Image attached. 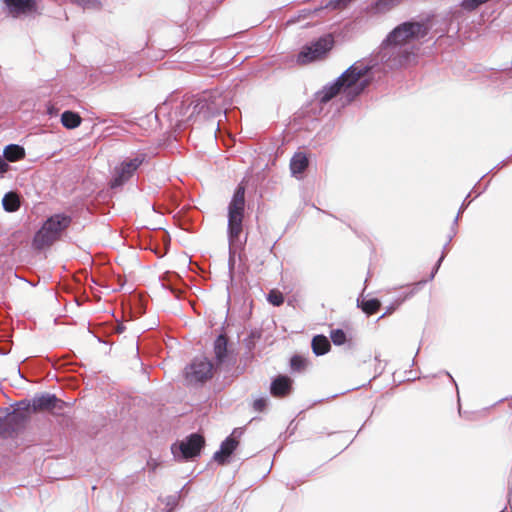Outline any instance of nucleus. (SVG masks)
<instances>
[{
	"instance_id": "nucleus-21",
	"label": "nucleus",
	"mask_w": 512,
	"mask_h": 512,
	"mask_svg": "<svg viewBox=\"0 0 512 512\" xmlns=\"http://www.w3.org/2000/svg\"><path fill=\"white\" fill-rule=\"evenodd\" d=\"M25 155V149L22 145L11 143L4 147L2 156L8 163L22 160Z\"/></svg>"
},
{
	"instance_id": "nucleus-2",
	"label": "nucleus",
	"mask_w": 512,
	"mask_h": 512,
	"mask_svg": "<svg viewBox=\"0 0 512 512\" xmlns=\"http://www.w3.org/2000/svg\"><path fill=\"white\" fill-rule=\"evenodd\" d=\"M224 114L226 108L219 92L205 91L198 97L186 96L181 101L172 93L155 108V117L167 116L170 126L181 134L193 119H214Z\"/></svg>"
},
{
	"instance_id": "nucleus-3",
	"label": "nucleus",
	"mask_w": 512,
	"mask_h": 512,
	"mask_svg": "<svg viewBox=\"0 0 512 512\" xmlns=\"http://www.w3.org/2000/svg\"><path fill=\"white\" fill-rule=\"evenodd\" d=\"M245 192V185L243 183H239L234 189L233 195L227 206V236L230 245V255L228 261L229 270H231L235 265V258L234 253L232 252V247L242 248L247 241V236H245L244 241L241 240L246 206Z\"/></svg>"
},
{
	"instance_id": "nucleus-52",
	"label": "nucleus",
	"mask_w": 512,
	"mask_h": 512,
	"mask_svg": "<svg viewBox=\"0 0 512 512\" xmlns=\"http://www.w3.org/2000/svg\"><path fill=\"white\" fill-rule=\"evenodd\" d=\"M18 373H19L20 377L24 378L22 373H21L20 367H18Z\"/></svg>"
},
{
	"instance_id": "nucleus-12",
	"label": "nucleus",
	"mask_w": 512,
	"mask_h": 512,
	"mask_svg": "<svg viewBox=\"0 0 512 512\" xmlns=\"http://www.w3.org/2000/svg\"><path fill=\"white\" fill-rule=\"evenodd\" d=\"M8 13L14 17L40 15L38 0H3Z\"/></svg>"
},
{
	"instance_id": "nucleus-8",
	"label": "nucleus",
	"mask_w": 512,
	"mask_h": 512,
	"mask_svg": "<svg viewBox=\"0 0 512 512\" xmlns=\"http://www.w3.org/2000/svg\"><path fill=\"white\" fill-rule=\"evenodd\" d=\"M205 444L204 436L200 432H193L173 443L171 453L177 461L195 460L201 456Z\"/></svg>"
},
{
	"instance_id": "nucleus-31",
	"label": "nucleus",
	"mask_w": 512,
	"mask_h": 512,
	"mask_svg": "<svg viewBox=\"0 0 512 512\" xmlns=\"http://www.w3.org/2000/svg\"><path fill=\"white\" fill-rule=\"evenodd\" d=\"M349 5V2L347 0H329L325 6H323V9H329V10H338L345 8Z\"/></svg>"
},
{
	"instance_id": "nucleus-10",
	"label": "nucleus",
	"mask_w": 512,
	"mask_h": 512,
	"mask_svg": "<svg viewBox=\"0 0 512 512\" xmlns=\"http://www.w3.org/2000/svg\"><path fill=\"white\" fill-rule=\"evenodd\" d=\"M213 363L206 357H195L184 369L188 384L202 386L213 377Z\"/></svg>"
},
{
	"instance_id": "nucleus-14",
	"label": "nucleus",
	"mask_w": 512,
	"mask_h": 512,
	"mask_svg": "<svg viewBox=\"0 0 512 512\" xmlns=\"http://www.w3.org/2000/svg\"><path fill=\"white\" fill-rule=\"evenodd\" d=\"M239 444L240 441L233 440V437H226L221 442L219 450L213 454V460L222 466L231 463Z\"/></svg>"
},
{
	"instance_id": "nucleus-39",
	"label": "nucleus",
	"mask_w": 512,
	"mask_h": 512,
	"mask_svg": "<svg viewBox=\"0 0 512 512\" xmlns=\"http://www.w3.org/2000/svg\"><path fill=\"white\" fill-rule=\"evenodd\" d=\"M124 330H125V326L120 322L115 323L112 327L113 333H115L117 335L123 333Z\"/></svg>"
},
{
	"instance_id": "nucleus-11",
	"label": "nucleus",
	"mask_w": 512,
	"mask_h": 512,
	"mask_svg": "<svg viewBox=\"0 0 512 512\" xmlns=\"http://www.w3.org/2000/svg\"><path fill=\"white\" fill-rule=\"evenodd\" d=\"M214 359L216 368H220L224 365H230L235 362L233 357V350L227 336L223 333L217 335L213 344Z\"/></svg>"
},
{
	"instance_id": "nucleus-43",
	"label": "nucleus",
	"mask_w": 512,
	"mask_h": 512,
	"mask_svg": "<svg viewBox=\"0 0 512 512\" xmlns=\"http://www.w3.org/2000/svg\"><path fill=\"white\" fill-rule=\"evenodd\" d=\"M488 185H489V181H488V182L483 186V188H482V189H480V190L477 192L476 197H478L479 195H481V194H482V193L487 189Z\"/></svg>"
},
{
	"instance_id": "nucleus-28",
	"label": "nucleus",
	"mask_w": 512,
	"mask_h": 512,
	"mask_svg": "<svg viewBox=\"0 0 512 512\" xmlns=\"http://www.w3.org/2000/svg\"><path fill=\"white\" fill-rule=\"evenodd\" d=\"M262 332L258 329H253L249 332L247 337L244 338L243 343L248 351L255 348L256 342L261 338Z\"/></svg>"
},
{
	"instance_id": "nucleus-19",
	"label": "nucleus",
	"mask_w": 512,
	"mask_h": 512,
	"mask_svg": "<svg viewBox=\"0 0 512 512\" xmlns=\"http://www.w3.org/2000/svg\"><path fill=\"white\" fill-rule=\"evenodd\" d=\"M185 46L187 47V49L195 48L193 56L196 61L205 62L208 59L212 58L213 50L211 49L210 45L206 42L191 44L187 43Z\"/></svg>"
},
{
	"instance_id": "nucleus-1",
	"label": "nucleus",
	"mask_w": 512,
	"mask_h": 512,
	"mask_svg": "<svg viewBox=\"0 0 512 512\" xmlns=\"http://www.w3.org/2000/svg\"><path fill=\"white\" fill-rule=\"evenodd\" d=\"M430 30L429 18L420 21L410 19L398 24L387 34L378 52L350 65L337 78L316 92L315 99L324 105L342 92V106L351 104L367 90L378 73L415 65L419 46L414 42L426 37Z\"/></svg>"
},
{
	"instance_id": "nucleus-25",
	"label": "nucleus",
	"mask_w": 512,
	"mask_h": 512,
	"mask_svg": "<svg viewBox=\"0 0 512 512\" xmlns=\"http://www.w3.org/2000/svg\"><path fill=\"white\" fill-rule=\"evenodd\" d=\"M2 206L6 212H16L20 208L19 198L12 191L7 192L2 198Z\"/></svg>"
},
{
	"instance_id": "nucleus-6",
	"label": "nucleus",
	"mask_w": 512,
	"mask_h": 512,
	"mask_svg": "<svg viewBox=\"0 0 512 512\" xmlns=\"http://www.w3.org/2000/svg\"><path fill=\"white\" fill-rule=\"evenodd\" d=\"M10 409H0V438H13L23 433L31 421L28 404L22 399L14 402Z\"/></svg>"
},
{
	"instance_id": "nucleus-23",
	"label": "nucleus",
	"mask_w": 512,
	"mask_h": 512,
	"mask_svg": "<svg viewBox=\"0 0 512 512\" xmlns=\"http://www.w3.org/2000/svg\"><path fill=\"white\" fill-rule=\"evenodd\" d=\"M471 193H469L466 198L463 200L462 204L459 207L458 213L456 217L454 218L451 227H450V234L448 235V239L446 243L443 245L444 250L449 249V245L453 239V237L457 234V226L460 219L461 214L464 212V210L469 206L470 201H468V198L470 197Z\"/></svg>"
},
{
	"instance_id": "nucleus-36",
	"label": "nucleus",
	"mask_w": 512,
	"mask_h": 512,
	"mask_svg": "<svg viewBox=\"0 0 512 512\" xmlns=\"http://www.w3.org/2000/svg\"><path fill=\"white\" fill-rule=\"evenodd\" d=\"M434 277H435L434 273H430L428 278L422 279V280L418 281L417 283H415L414 287L412 289H416V293H417L424 285H426L429 281H432L434 279Z\"/></svg>"
},
{
	"instance_id": "nucleus-22",
	"label": "nucleus",
	"mask_w": 512,
	"mask_h": 512,
	"mask_svg": "<svg viewBox=\"0 0 512 512\" xmlns=\"http://www.w3.org/2000/svg\"><path fill=\"white\" fill-rule=\"evenodd\" d=\"M60 122L66 129L72 130L81 125L82 118L80 114L73 110H65L60 115Z\"/></svg>"
},
{
	"instance_id": "nucleus-13",
	"label": "nucleus",
	"mask_w": 512,
	"mask_h": 512,
	"mask_svg": "<svg viewBox=\"0 0 512 512\" xmlns=\"http://www.w3.org/2000/svg\"><path fill=\"white\" fill-rule=\"evenodd\" d=\"M293 379L287 374H278L272 378L269 391L275 398H283L293 392Z\"/></svg>"
},
{
	"instance_id": "nucleus-47",
	"label": "nucleus",
	"mask_w": 512,
	"mask_h": 512,
	"mask_svg": "<svg viewBox=\"0 0 512 512\" xmlns=\"http://www.w3.org/2000/svg\"><path fill=\"white\" fill-rule=\"evenodd\" d=\"M211 129L213 130L214 134L216 135V133L219 129V122L217 123L216 127L212 126Z\"/></svg>"
},
{
	"instance_id": "nucleus-33",
	"label": "nucleus",
	"mask_w": 512,
	"mask_h": 512,
	"mask_svg": "<svg viewBox=\"0 0 512 512\" xmlns=\"http://www.w3.org/2000/svg\"><path fill=\"white\" fill-rule=\"evenodd\" d=\"M77 3L84 9L99 8L101 6V3L99 0H77Z\"/></svg>"
},
{
	"instance_id": "nucleus-27",
	"label": "nucleus",
	"mask_w": 512,
	"mask_h": 512,
	"mask_svg": "<svg viewBox=\"0 0 512 512\" xmlns=\"http://www.w3.org/2000/svg\"><path fill=\"white\" fill-rule=\"evenodd\" d=\"M307 359L299 354H295L290 358V369L293 372H301L307 367Z\"/></svg>"
},
{
	"instance_id": "nucleus-17",
	"label": "nucleus",
	"mask_w": 512,
	"mask_h": 512,
	"mask_svg": "<svg viewBox=\"0 0 512 512\" xmlns=\"http://www.w3.org/2000/svg\"><path fill=\"white\" fill-rule=\"evenodd\" d=\"M402 0H375L366 10L371 15L384 14L401 3Z\"/></svg>"
},
{
	"instance_id": "nucleus-35",
	"label": "nucleus",
	"mask_w": 512,
	"mask_h": 512,
	"mask_svg": "<svg viewBox=\"0 0 512 512\" xmlns=\"http://www.w3.org/2000/svg\"><path fill=\"white\" fill-rule=\"evenodd\" d=\"M447 251L448 250H444V247L442 248V251H441V255L440 257L438 258V260L436 261V263L434 264L432 270H431V273H434V275L437 274L439 268L441 267V264L442 262L444 261L446 255H447Z\"/></svg>"
},
{
	"instance_id": "nucleus-55",
	"label": "nucleus",
	"mask_w": 512,
	"mask_h": 512,
	"mask_svg": "<svg viewBox=\"0 0 512 512\" xmlns=\"http://www.w3.org/2000/svg\"><path fill=\"white\" fill-rule=\"evenodd\" d=\"M508 159H512V154L510 156H508Z\"/></svg>"
},
{
	"instance_id": "nucleus-51",
	"label": "nucleus",
	"mask_w": 512,
	"mask_h": 512,
	"mask_svg": "<svg viewBox=\"0 0 512 512\" xmlns=\"http://www.w3.org/2000/svg\"><path fill=\"white\" fill-rule=\"evenodd\" d=\"M487 174H489V173L487 172L485 175H483V176L481 177V179H480L479 181H477V184H480V181H481V180H482V179H483Z\"/></svg>"
},
{
	"instance_id": "nucleus-26",
	"label": "nucleus",
	"mask_w": 512,
	"mask_h": 512,
	"mask_svg": "<svg viewBox=\"0 0 512 512\" xmlns=\"http://www.w3.org/2000/svg\"><path fill=\"white\" fill-rule=\"evenodd\" d=\"M323 10V6L316 7L314 9H302L299 11L297 16H293L288 20V24H295L299 22L301 19H306L311 17L312 15H316Z\"/></svg>"
},
{
	"instance_id": "nucleus-38",
	"label": "nucleus",
	"mask_w": 512,
	"mask_h": 512,
	"mask_svg": "<svg viewBox=\"0 0 512 512\" xmlns=\"http://www.w3.org/2000/svg\"><path fill=\"white\" fill-rule=\"evenodd\" d=\"M243 433H244V428L237 427V428L233 429L232 433L228 437H233V440L240 441L239 439L241 438Z\"/></svg>"
},
{
	"instance_id": "nucleus-32",
	"label": "nucleus",
	"mask_w": 512,
	"mask_h": 512,
	"mask_svg": "<svg viewBox=\"0 0 512 512\" xmlns=\"http://www.w3.org/2000/svg\"><path fill=\"white\" fill-rule=\"evenodd\" d=\"M179 495H168L164 498L165 512H173L178 505Z\"/></svg>"
},
{
	"instance_id": "nucleus-42",
	"label": "nucleus",
	"mask_w": 512,
	"mask_h": 512,
	"mask_svg": "<svg viewBox=\"0 0 512 512\" xmlns=\"http://www.w3.org/2000/svg\"><path fill=\"white\" fill-rule=\"evenodd\" d=\"M147 465L151 467V470H152V471H155V469H156V467H157V463H156L153 459L149 460V461L147 462Z\"/></svg>"
},
{
	"instance_id": "nucleus-29",
	"label": "nucleus",
	"mask_w": 512,
	"mask_h": 512,
	"mask_svg": "<svg viewBox=\"0 0 512 512\" xmlns=\"http://www.w3.org/2000/svg\"><path fill=\"white\" fill-rule=\"evenodd\" d=\"M268 303L275 307H279L284 303V295L277 289H272L268 292L266 297Z\"/></svg>"
},
{
	"instance_id": "nucleus-49",
	"label": "nucleus",
	"mask_w": 512,
	"mask_h": 512,
	"mask_svg": "<svg viewBox=\"0 0 512 512\" xmlns=\"http://www.w3.org/2000/svg\"><path fill=\"white\" fill-rule=\"evenodd\" d=\"M324 400H325V399H319V400H316V401H314V403H313V404L322 403Z\"/></svg>"
},
{
	"instance_id": "nucleus-53",
	"label": "nucleus",
	"mask_w": 512,
	"mask_h": 512,
	"mask_svg": "<svg viewBox=\"0 0 512 512\" xmlns=\"http://www.w3.org/2000/svg\"><path fill=\"white\" fill-rule=\"evenodd\" d=\"M382 372H383V369H381V370L378 372V374L374 376V378H375V377H377L378 375H381V374H382Z\"/></svg>"
},
{
	"instance_id": "nucleus-30",
	"label": "nucleus",
	"mask_w": 512,
	"mask_h": 512,
	"mask_svg": "<svg viewBox=\"0 0 512 512\" xmlns=\"http://www.w3.org/2000/svg\"><path fill=\"white\" fill-rule=\"evenodd\" d=\"M269 404V398L267 396H260L253 401L252 407L256 412H264Z\"/></svg>"
},
{
	"instance_id": "nucleus-9",
	"label": "nucleus",
	"mask_w": 512,
	"mask_h": 512,
	"mask_svg": "<svg viewBox=\"0 0 512 512\" xmlns=\"http://www.w3.org/2000/svg\"><path fill=\"white\" fill-rule=\"evenodd\" d=\"M334 43L333 37L329 34L311 41L297 53V64L306 65L324 59L332 50Z\"/></svg>"
},
{
	"instance_id": "nucleus-40",
	"label": "nucleus",
	"mask_w": 512,
	"mask_h": 512,
	"mask_svg": "<svg viewBox=\"0 0 512 512\" xmlns=\"http://www.w3.org/2000/svg\"><path fill=\"white\" fill-rule=\"evenodd\" d=\"M9 165L5 161L2 155H0V174H4L8 171Z\"/></svg>"
},
{
	"instance_id": "nucleus-20",
	"label": "nucleus",
	"mask_w": 512,
	"mask_h": 512,
	"mask_svg": "<svg viewBox=\"0 0 512 512\" xmlns=\"http://www.w3.org/2000/svg\"><path fill=\"white\" fill-rule=\"evenodd\" d=\"M312 352L316 356H323L331 349V343L328 337L323 334L314 335L311 340Z\"/></svg>"
},
{
	"instance_id": "nucleus-50",
	"label": "nucleus",
	"mask_w": 512,
	"mask_h": 512,
	"mask_svg": "<svg viewBox=\"0 0 512 512\" xmlns=\"http://www.w3.org/2000/svg\"><path fill=\"white\" fill-rule=\"evenodd\" d=\"M374 359H375L376 361H380V355H379V354H376V355H375V357H374Z\"/></svg>"
},
{
	"instance_id": "nucleus-45",
	"label": "nucleus",
	"mask_w": 512,
	"mask_h": 512,
	"mask_svg": "<svg viewBox=\"0 0 512 512\" xmlns=\"http://www.w3.org/2000/svg\"><path fill=\"white\" fill-rule=\"evenodd\" d=\"M94 336L97 337L98 341L101 342V343H105V344L109 343L107 340H105V339H103V338H101V337H99V336H97L95 334H94Z\"/></svg>"
},
{
	"instance_id": "nucleus-5",
	"label": "nucleus",
	"mask_w": 512,
	"mask_h": 512,
	"mask_svg": "<svg viewBox=\"0 0 512 512\" xmlns=\"http://www.w3.org/2000/svg\"><path fill=\"white\" fill-rule=\"evenodd\" d=\"M23 400L28 404L31 414L47 412L54 417H59L60 424L63 426L68 427L72 424V403L58 398L54 393H35L32 398Z\"/></svg>"
},
{
	"instance_id": "nucleus-46",
	"label": "nucleus",
	"mask_w": 512,
	"mask_h": 512,
	"mask_svg": "<svg viewBox=\"0 0 512 512\" xmlns=\"http://www.w3.org/2000/svg\"><path fill=\"white\" fill-rule=\"evenodd\" d=\"M345 392H341V393H336V394H333L331 396H328L326 399H333V398H336L337 396L341 395V394H344Z\"/></svg>"
},
{
	"instance_id": "nucleus-24",
	"label": "nucleus",
	"mask_w": 512,
	"mask_h": 512,
	"mask_svg": "<svg viewBox=\"0 0 512 512\" xmlns=\"http://www.w3.org/2000/svg\"><path fill=\"white\" fill-rule=\"evenodd\" d=\"M416 294V289H411L409 292L405 293L402 297L396 298L392 303H390L384 313L378 318V320L391 315L394 313L407 299L411 298L413 295Z\"/></svg>"
},
{
	"instance_id": "nucleus-18",
	"label": "nucleus",
	"mask_w": 512,
	"mask_h": 512,
	"mask_svg": "<svg viewBox=\"0 0 512 512\" xmlns=\"http://www.w3.org/2000/svg\"><path fill=\"white\" fill-rule=\"evenodd\" d=\"M363 293L364 291L357 298V307L367 316H371L380 309L381 301L378 298H366Z\"/></svg>"
},
{
	"instance_id": "nucleus-15",
	"label": "nucleus",
	"mask_w": 512,
	"mask_h": 512,
	"mask_svg": "<svg viewBox=\"0 0 512 512\" xmlns=\"http://www.w3.org/2000/svg\"><path fill=\"white\" fill-rule=\"evenodd\" d=\"M309 155L303 151H297L290 159V172L292 177L300 180L304 178L305 171L309 166Z\"/></svg>"
},
{
	"instance_id": "nucleus-37",
	"label": "nucleus",
	"mask_w": 512,
	"mask_h": 512,
	"mask_svg": "<svg viewBox=\"0 0 512 512\" xmlns=\"http://www.w3.org/2000/svg\"><path fill=\"white\" fill-rule=\"evenodd\" d=\"M443 373L450 379V381L453 383V385L455 386L456 390H457V396H458V412L460 415H462V410H461V405H460V396H459V390H458V385H457V382L455 381V379L453 378V376L450 374V372L448 371H443Z\"/></svg>"
},
{
	"instance_id": "nucleus-7",
	"label": "nucleus",
	"mask_w": 512,
	"mask_h": 512,
	"mask_svg": "<svg viewBox=\"0 0 512 512\" xmlns=\"http://www.w3.org/2000/svg\"><path fill=\"white\" fill-rule=\"evenodd\" d=\"M146 162H148V154L143 151H138L133 157L122 160L113 170L112 176L108 182L109 189L112 191L122 189Z\"/></svg>"
},
{
	"instance_id": "nucleus-4",
	"label": "nucleus",
	"mask_w": 512,
	"mask_h": 512,
	"mask_svg": "<svg viewBox=\"0 0 512 512\" xmlns=\"http://www.w3.org/2000/svg\"><path fill=\"white\" fill-rule=\"evenodd\" d=\"M72 217L66 213H55L49 216L34 233L31 248L42 252L58 241L71 225Z\"/></svg>"
},
{
	"instance_id": "nucleus-54",
	"label": "nucleus",
	"mask_w": 512,
	"mask_h": 512,
	"mask_svg": "<svg viewBox=\"0 0 512 512\" xmlns=\"http://www.w3.org/2000/svg\"><path fill=\"white\" fill-rule=\"evenodd\" d=\"M500 512H507V507L505 506Z\"/></svg>"
},
{
	"instance_id": "nucleus-48",
	"label": "nucleus",
	"mask_w": 512,
	"mask_h": 512,
	"mask_svg": "<svg viewBox=\"0 0 512 512\" xmlns=\"http://www.w3.org/2000/svg\"><path fill=\"white\" fill-rule=\"evenodd\" d=\"M8 352H9L8 350H1V351H0V354H1V355H7V354H8Z\"/></svg>"
},
{
	"instance_id": "nucleus-41",
	"label": "nucleus",
	"mask_w": 512,
	"mask_h": 512,
	"mask_svg": "<svg viewBox=\"0 0 512 512\" xmlns=\"http://www.w3.org/2000/svg\"><path fill=\"white\" fill-rule=\"evenodd\" d=\"M511 160H512V159H508V157H507L506 159H504V160L500 161L498 164H496L492 169H490V170L488 171V173H491V172H492V171H494V170H498V169L503 168V167H504L505 165H507V163H508L509 161H511Z\"/></svg>"
},
{
	"instance_id": "nucleus-44",
	"label": "nucleus",
	"mask_w": 512,
	"mask_h": 512,
	"mask_svg": "<svg viewBox=\"0 0 512 512\" xmlns=\"http://www.w3.org/2000/svg\"><path fill=\"white\" fill-rule=\"evenodd\" d=\"M511 494H512V483L509 481V489H508V501H510V497H511Z\"/></svg>"
},
{
	"instance_id": "nucleus-16",
	"label": "nucleus",
	"mask_w": 512,
	"mask_h": 512,
	"mask_svg": "<svg viewBox=\"0 0 512 512\" xmlns=\"http://www.w3.org/2000/svg\"><path fill=\"white\" fill-rule=\"evenodd\" d=\"M329 338L330 343L332 342L335 346L345 345V349L350 351L356 348V343L348 338L347 333L342 328L331 329Z\"/></svg>"
},
{
	"instance_id": "nucleus-34",
	"label": "nucleus",
	"mask_w": 512,
	"mask_h": 512,
	"mask_svg": "<svg viewBox=\"0 0 512 512\" xmlns=\"http://www.w3.org/2000/svg\"><path fill=\"white\" fill-rule=\"evenodd\" d=\"M45 112L50 118L57 117L59 108L56 106V104L48 102L46 104Z\"/></svg>"
}]
</instances>
